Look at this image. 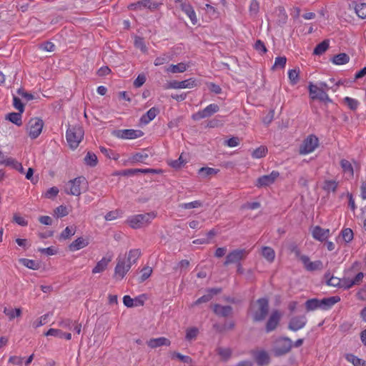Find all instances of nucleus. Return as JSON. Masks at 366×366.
<instances>
[{"instance_id":"nucleus-1","label":"nucleus","mask_w":366,"mask_h":366,"mask_svg":"<svg viewBox=\"0 0 366 366\" xmlns=\"http://www.w3.org/2000/svg\"><path fill=\"white\" fill-rule=\"evenodd\" d=\"M252 316L254 322L263 321L269 312V301L267 298L258 299L252 305Z\"/></svg>"},{"instance_id":"nucleus-8","label":"nucleus","mask_w":366,"mask_h":366,"mask_svg":"<svg viewBox=\"0 0 366 366\" xmlns=\"http://www.w3.org/2000/svg\"><path fill=\"white\" fill-rule=\"evenodd\" d=\"M131 267V264L126 261V257L119 256L114 268V278L118 280H122L129 271Z\"/></svg>"},{"instance_id":"nucleus-29","label":"nucleus","mask_w":366,"mask_h":366,"mask_svg":"<svg viewBox=\"0 0 366 366\" xmlns=\"http://www.w3.org/2000/svg\"><path fill=\"white\" fill-rule=\"evenodd\" d=\"M46 336H54L57 337L59 338H64L67 340H70L71 338V333L69 332H64L61 330L59 329H54L51 328L49 329L46 333Z\"/></svg>"},{"instance_id":"nucleus-2","label":"nucleus","mask_w":366,"mask_h":366,"mask_svg":"<svg viewBox=\"0 0 366 366\" xmlns=\"http://www.w3.org/2000/svg\"><path fill=\"white\" fill-rule=\"evenodd\" d=\"M84 130L79 125L70 126L66 132V139L71 149H76L84 137Z\"/></svg>"},{"instance_id":"nucleus-63","label":"nucleus","mask_w":366,"mask_h":366,"mask_svg":"<svg viewBox=\"0 0 366 366\" xmlns=\"http://www.w3.org/2000/svg\"><path fill=\"white\" fill-rule=\"evenodd\" d=\"M185 164V161L183 160L182 156L180 155L179 159L172 161L169 165L174 169H179Z\"/></svg>"},{"instance_id":"nucleus-33","label":"nucleus","mask_w":366,"mask_h":366,"mask_svg":"<svg viewBox=\"0 0 366 366\" xmlns=\"http://www.w3.org/2000/svg\"><path fill=\"white\" fill-rule=\"evenodd\" d=\"M187 67L188 66L185 63L181 62L177 64H171L166 71L173 74L182 73L187 70Z\"/></svg>"},{"instance_id":"nucleus-46","label":"nucleus","mask_w":366,"mask_h":366,"mask_svg":"<svg viewBox=\"0 0 366 366\" xmlns=\"http://www.w3.org/2000/svg\"><path fill=\"white\" fill-rule=\"evenodd\" d=\"M202 205V203L201 201L195 200L191 202L187 203H182L179 205V207L184 209H190L194 208H198Z\"/></svg>"},{"instance_id":"nucleus-50","label":"nucleus","mask_w":366,"mask_h":366,"mask_svg":"<svg viewBox=\"0 0 366 366\" xmlns=\"http://www.w3.org/2000/svg\"><path fill=\"white\" fill-rule=\"evenodd\" d=\"M288 78L292 85L296 84L299 79V71L296 69L289 70Z\"/></svg>"},{"instance_id":"nucleus-32","label":"nucleus","mask_w":366,"mask_h":366,"mask_svg":"<svg viewBox=\"0 0 366 366\" xmlns=\"http://www.w3.org/2000/svg\"><path fill=\"white\" fill-rule=\"evenodd\" d=\"M141 256V251L139 249H133L129 250L127 257H126V261L131 264V266L132 264L136 263L137 259Z\"/></svg>"},{"instance_id":"nucleus-16","label":"nucleus","mask_w":366,"mask_h":366,"mask_svg":"<svg viewBox=\"0 0 366 366\" xmlns=\"http://www.w3.org/2000/svg\"><path fill=\"white\" fill-rule=\"evenodd\" d=\"M253 356L259 366H267L270 362L269 353L264 350L254 352Z\"/></svg>"},{"instance_id":"nucleus-39","label":"nucleus","mask_w":366,"mask_h":366,"mask_svg":"<svg viewBox=\"0 0 366 366\" xmlns=\"http://www.w3.org/2000/svg\"><path fill=\"white\" fill-rule=\"evenodd\" d=\"M328 48H329L328 40H324L315 46L313 54L315 55H322L323 53H325L327 50Z\"/></svg>"},{"instance_id":"nucleus-18","label":"nucleus","mask_w":366,"mask_h":366,"mask_svg":"<svg viewBox=\"0 0 366 366\" xmlns=\"http://www.w3.org/2000/svg\"><path fill=\"white\" fill-rule=\"evenodd\" d=\"M182 11L189 17L193 25L197 24L198 19L196 15V12L189 2H183L180 4Z\"/></svg>"},{"instance_id":"nucleus-37","label":"nucleus","mask_w":366,"mask_h":366,"mask_svg":"<svg viewBox=\"0 0 366 366\" xmlns=\"http://www.w3.org/2000/svg\"><path fill=\"white\" fill-rule=\"evenodd\" d=\"M21 308L12 309L5 307L4 310V313L9 317V320H12L15 317H20L21 315Z\"/></svg>"},{"instance_id":"nucleus-36","label":"nucleus","mask_w":366,"mask_h":366,"mask_svg":"<svg viewBox=\"0 0 366 366\" xmlns=\"http://www.w3.org/2000/svg\"><path fill=\"white\" fill-rule=\"evenodd\" d=\"M262 254L269 262H272L274 260L275 252L270 247H263L262 249Z\"/></svg>"},{"instance_id":"nucleus-19","label":"nucleus","mask_w":366,"mask_h":366,"mask_svg":"<svg viewBox=\"0 0 366 366\" xmlns=\"http://www.w3.org/2000/svg\"><path fill=\"white\" fill-rule=\"evenodd\" d=\"M340 167L346 178L351 179L354 177V167L349 160L342 159L340 162Z\"/></svg>"},{"instance_id":"nucleus-45","label":"nucleus","mask_w":366,"mask_h":366,"mask_svg":"<svg viewBox=\"0 0 366 366\" xmlns=\"http://www.w3.org/2000/svg\"><path fill=\"white\" fill-rule=\"evenodd\" d=\"M267 153V148L264 146H260L252 152V157L254 159H259L265 157Z\"/></svg>"},{"instance_id":"nucleus-28","label":"nucleus","mask_w":366,"mask_h":366,"mask_svg":"<svg viewBox=\"0 0 366 366\" xmlns=\"http://www.w3.org/2000/svg\"><path fill=\"white\" fill-rule=\"evenodd\" d=\"M232 312V307L229 305L222 306L218 304L214 305V312L222 317H227L231 315Z\"/></svg>"},{"instance_id":"nucleus-20","label":"nucleus","mask_w":366,"mask_h":366,"mask_svg":"<svg viewBox=\"0 0 366 366\" xmlns=\"http://www.w3.org/2000/svg\"><path fill=\"white\" fill-rule=\"evenodd\" d=\"M196 85L195 80L192 79H186L184 81H173L169 83V88L172 89H186L193 88Z\"/></svg>"},{"instance_id":"nucleus-6","label":"nucleus","mask_w":366,"mask_h":366,"mask_svg":"<svg viewBox=\"0 0 366 366\" xmlns=\"http://www.w3.org/2000/svg\"><path fill=\"white\" fill-rule=\"evenodd\" d=\"M249 251L245 249H233L226 256L224 265L227 266L232 264H239L241 261L247 257Z\"/></svg>"},{"instance_id":"nucleus-4","label":"nucleus","mask_w":366,"mask_h":366,"mask_svg":"<svg viewBox=\"0 0 366 366\" xmlns=\"http://www.w3.org/2000/svg\"><path fill=\"white\" fill-rule=\"evenodd\" d=\"M156 217L154 212L136 214L127 219V223L133 229H139L151 222Z\"/></svg>"},{"instance_id":"nucleus-10","label":"nucleus","mask_w":366,"mask_h":366,"mask_svg":"<svg viewBox=\"0 0 366 366\" xmlns=\"http://www.w3.org/2000/svg\"><path fill=\"white\" fill-rule=\"evenodd\" d=\"M44 127V122L39 118L30 119L28 123L27 129L29 136L32 139H36L41 133Z\"/></svg>"},{"instance_id":"nucleus-62","label":"nucleus","mask_w":366,"mask_h":366,"mask_svg":"<svg viewBox=\"0 0 366 366\" xmlns=\"http://www.w3.org/2000/svg\"><path fill=\"white\" fill-rule=\"evenodd\" d=\"M287 58L285 56H278L275 58L274 67L283 69L285 66Z\"/></svg>"},{"instance_id":"nucleus-54","label":"nucleus","mask_w":366,"mask_h":366,"mask_svg":"<svg viewBox=\"0 0 366 366\" xmlns=\"http://www.w3.org/2000/svg\"><path fill=\"white\" fill-rule=\"evenodd\" d=\"M217 173V170H216L214 168L211 167H202L199 170V174L202 175L204 177H206L207 176L216 174Z\"/></svg>"},{"instance_id":"nucleus-53","label":"nucleus","mask_w":366,"mask_h":366,"mask_svg":"<svg viewBox=\"0 0 366 366\" xmlns=\"http://www.w3.org/2000/svg\"><path fill=\"white\" fill-rule=\"evenodd\" d=\"M152 269L149 267H144L141 271V276L139 277V282H143L147 280L152 274Z\"/></svg>"},{"instance_id":"nucleus-13","label":"nucleus","mask_w":366,"mask_h":366,"mask_svg":"<svg viewBox=\"0 0 366 366\" xmlns=\"http://www.w3.org/2000/svg\"><path fill=\"white\" fill-rule=\"evenodd\" d=\"M280 177L277 171H272L270 174L259 177L255 183L257 187H265L274 184L276 179Z\"/></svg>"},{"instance_id":"nucleus-61","label":"nucleus","mask_w":366,"mask_h":366,"mask_svg":"<svg viewBox=\"0 0 366 366\" xmlns=\"http://www.w3.org/2000/svg\"><path fill=\"white\" fill-rule=\"evenodd\" d=\"M169 61V58L167 55L163 54L160 56L157 57L154 59V64L155 66H160L167 63Z\"/></svg>"},{"instance_id":"nucleus-43","label":"nucleus","mask_w":366,"mask_h":366,"mask_svg":"<svg viewBox=\"0 0 366 366\" xmlns=\"http://www.w3.org/2000/svg\"><path fill=\"white\" fill-rule=\"evenodd\" d=\"M19 262L26 267L36 270L39 268V264L33 259L21 258Z\"/></svg>"},{"instance_id":"nucleus-52","label":"nucleus","mask_w":366,"mask_h":366,"mask_svg":"<svg viewBox=\"0 0 366 366\" xmlns=\"http://www.w3.org/2000/svg\"><path fill=\"white\" fill-rule=\"evenodd\" d=\"M328 277H329V274H325V278L327 279V285L332 286V287H341V283H342L341 279L336 277H333V276L330 277V278H328Z\"/></svg>"},{"instance_id":"nucleus-11","label":"nucleus","mask_w":366,"mask_h":366,"mask_svg":"<svg viewBox=\"0 0 366 366\" xmlns=\"http://www.w3.org/2000/svg\"><path fill=\"white\" fill-rule=\"evenodd\" d=\"M219 110V107L217 104H210L204 109L199 110L192 114V118L194 121H199L202 119L207 118L215 114Z\"/></svg>"},{"instance_id":"nucleus-35","label":"nucleus","mask_w":366,"mask_h":366,"mask_svg":"<svg viewBox=\"0 0 366 366\" xmlns=\"http://www.w3.org/2000/svg\"><path fill=\"white\" fill-rule=\"evenodd\" d=\"M305 305L307 312L320 310V300L317 298L307 300Z\"/></svg>"},{"instance_id":"nucleus-23","label":"nucleus","mask_w":366,"mask_h":366,"mask_svg":"<svg viewBox=\"0 0 366 366\" xmlns=\"http://www.w3.org/2000/svg\"><path fill=\"white\" fill-rule=\"evenodd\" d=\"M147 345L151 348H156L161 346H169L171 341L164 337L152 338L147 341Z\"/></svg>"},{"instance_id":"nucleus-30","label":"nucleus","mask_w":366,"mask_h":366,"mask_svg":"<svg viewBox=\"0 0 366 366\" xmlns=\"http://www.w3.org/2000/svg\"><path fill=\"white\" fill-rule=\"evenodd\" d=\"M350 56L345 53H340L335 55L332 59V62L335 65H343L348 63Z\"/></svg>"},{"instance_id":"nucleus-7","label":"nucleus","mask_w":366,"mask_h":366,"mask_svg":"<svg viewBox=\"0 0 366 366\" xmlns=\"http://www.w3.org/2000/svg\"><path fill=\"white\" fill-rule=\"evenodd\" d=\"M319 146V139L314 134L307 136L300 147V154H308L313 152Z\"/></svg>"},{"instance_id":"nucleus-56","label":"nucleus","mask_w":366,"mask_h":366,"mask_svg":"<svg viewBox=\"0 0 366 366\" xmlns=\"http://www.w3.org/2000/svg\"><path fill=\"white\" fill-rule=\"evenodd\" d=\"M54 213L57 217H63L69 214V211L66 206L60 205L55 209Z\"/></svg>"},{"instance_id":"nucleus-59","label":"nucleus","mask_w":366,"mask_h":366,"mask_svg":"<svg viewBox=\"0 0 366 366\" xmlns=\"http://www.w3.org/2000/svg\"><path fill=\"white\" fill-rule=\"evenodd\" d=\"M134 46L139 48L142 51L146 52L147 49L142 37L136 36L134 39Z\"/></svg>"},{"instance_id":"nucleus-31","label":"nucleus","mask_w":366,"mask_h":366,"mask_svg":"<svg viewBox=\"0 0 366 366\" xmlns=\"http://www.w3.org/2000/svg\"><path fill=\"white\" fill-rule=\"evenodd\" d=\"M149 158V154L146 151H142L140 152H137L130 158V160L133 163L140 162V163H146V160Z\"/></svg>"},{"instance_id":"nucleus-25","label":"nucleus","mask_w":366,"mask_h":366,"mask_svg":"<svg viewBox=\"0 0 366 366\" xmlns=\"http://www.w3.org/2000/svg\"><path fill=\"white\" fill-rule=\"evenodd\" d=\"M112 256L104 257L101 260H99L96 266L92 269V273L97 274L102 272L106 269L109 263L112 261Z\"/></svg>"},{"instance_id":"nucleus-21","label":"nucleus","mask_w":366,"mask_h":366,"mask_svg":"<svg viewBox=\"0 0 366 366\" xmlns=\"http://www.w3.org/2000/svg\"><path fill=\"white\" fill-rule=\"evenodd\" d=\"M339 301H340V298L338 296H332L320 300V310H328Z\"/></svg>"},{"instance_id":"nucleus-57","label":"nucleus","mask_w":366,"mask_h":366,"mask_svg":"<svg viewBox=\"0 0 366 366\" xmlns=\"http://www.w3.org/2000/svg\"><path fill=\"white\" fill-rule=\"evenodd\" d=\"M322 262L320 260L311 262L308 265L307 271L313 272L316 270H321L322 269Z\"/></svg>"},{"instance_id":"nucleus-49","label":"nucleus","mask_w":366,"mask_h":366,"mask_svg":"<svg viewBox=\"0 0 366 366\" xmlns=\"http://www.w3.org/2000/svg\"><path fill=\"white\" fill-rule=\"evenodd\" d=\"M199 333V330L197 327L188 328L186 331L185 339L188 341L195 340Z\"/></svg>"},{"instance_id":"nucleus-26","label":"nucleus","mask_w":366,"mask_h":366,"mask_svg":"<svg viewBox=\"0 0 366 366\" xmlns=\"http://www.w3.org/2000/svg\"><path fill=\"white\" fill-rule=\"evenodd\" d=\"M162 171L160 169H129L124 172L125 175H135L137 174H159Z\"/></svg>"},{"instance_id":"nucleus-34","label":"nucleus","mask_w":366,"mask_h":366,"mask_svg":"<svg viewBox=\"0 0 366 366\" xmlns=\"http://www.w3.org/2000/svg\"><path fill=\"white\" fill-rule=\"evenodd\" d=\"M338 187V182L335 180L326 179L322 186L323 190L327 192H335Z\"/></svg>"},{"instance_id":"nucleus-64","label":"nucleus","mask_w":366,"mask_h":366,"mask_svg":"<svg viewBox=\"0 0 366 366\" xmlns=\"http://www.w3.org/2000/svg\"><path fill=\"white\" fill-rule=\"evenodd\" d=\"M146 81V76L144 74H140L134 81V86L137 88L142 86Z\"/></svg>"},{"instance_id":"nucleus-60","label":"nucleus","mask_w":366,"mask_h":366,"mask_svg":"<svg viewBox=\"0 0 366 366\" xmlns=\"http://www.w3.org/2000/svg\"><path fill=\"white\" fill-rule=\"evenodd\" d=\"M49 316V313L45 314L41 316L38 320L33 322V327L35 328L39 327L46 323L47 318Z\"/></svg>"},{"instance_id":"nucleus-40","label":"nucleus","mask_w":366,"mask_h":366,"mask_svg":"<svg viewBox=\"0 0 366 366\" xmlns=\"http://www.w3.org/2000/svg\"><path fill=\"white\" fill-rule=\"evenodd\" d=\"M21 114L20 112L9 113L6 117V119H9L17 126H21L22 124Z\"/></svg>"},{"instance_id":"nucleus-14","label":"nucleus","mask_w":366,"mask_h":366,"mask_svg":"<svg viewBox=\"0 0 366 366\" xmlns=\"http://www.w3.org/2000/svg\"><path fill=\"white\" fill-rule=\"evenodd\" d=\"M308 89L310 96L312 99H320L321 101L329 99L326 92L321 89L318 85H315L312 82H310Z\"/></svg>"},{"instance_id":"nucleus-12","label":"nucleus","mask_w":366,"mask_h":366,"mask_svg":"<svg viewBox=\"0 0 366 366\" xmlns=\"http://www.w3.org/2000/svg\"><path fill=\"white\" fill-rule=\"evenodd\" d=\"M114 135L119 139H135L142 137L144 132L140 129H127L115 131Z\"/></svg>"},{"instance_id":"nucleus-24","label":"nucleus","mask_w":366,"mask_h":366,"mask_svg":"<svg viewBox=\"0 0 366 366\" xmlns=\"http://www.w3.org/2000/svg\"><path fill=\"white\" fill-rule=\"evenodd\" d=\"M159 110L156 107H152L140 118V122L143 124H147L152 122L159 114Z\"/></svg>"},{"instance_id":"nucleus-51","label":"nucleus","mask_w":366,"mask_h":366,"mask_svg":"<svg viewBox=\"0 0 366 366\" xmlns=\"http://www.w3.org/2000/svg\"><path fill=\"white\" fill-rule=\"evenodd\" d=\"M75 228L73 227H66L61 233L60 237L64 239H69L75 234Z\"/></svg>"},{"instance_id":"nucleus-48","label":"nucleus","mask_w":366,"mask_h":366,"mask_svg":"<svg viewBox=\"0 0 366 366\" xmlns=\"http://www.w3.org/2000/svg\"><path fill=\"white\" fill-rule=\"evenodd\" d=\"M341 235L343 240L348 243L350 242L354 237L352 230L350 228H346L342 230Z\"/></svg>"},{"instance_id":"nucleus-17","label":"nucleus","mask_w":366,"mask_h":366,"mask_svg":"<svg viewBox=\"0 0 366 366\" xmlns=\"http://www.w3.org/2000/svg\"><path fill=\"white\" fill-rule=\"evenodd\" d=\"M281 318V314L278 310L272 312L266 324V331L272 332L276 329Z\"/></svg>"},{"instance_id":"nucleus-41","label":"nucleus","mask_w":366,"mask_h":366,"mask_svg":"<svg viewBox=\"0 0 366 366\" xmlns=\"http://www.w3.org/2000/svg\"><path fill=\"white\" fill-rule=\"evenodd\" d=\"M346 360L351 362L354 366H365V362L359 358L358 357L352 355V354H347L345 356Z\"/></svg>"},{"instance_id":"nucleus-15","label":"nucleus","mask_w":366,"mask_h":366,"mask_svg":"<svg viewBox=\"0 0 366 366\" xmlns=\"http://www.w3.org/2000/svg\"><path fill=\"white\" fill-rule=\"evenodd\" d=\"M307 323V318L305 315L293 317L288 325V328L292 331H297L303 328Z\"/></svg>"},{"instance_id":"nucleus-27","label":"nucleus","mask_w":366,"mask_h":366,"mask_svg":"<svg viewBox=\"0 0 366 366\" xmlns=\"http://www.w3.org/2000/svg\"><path fill=\"white\" fill-rule=\"evenodd\" d=\"M88 244L89 242L87 239L83 237H78L69 244V248L70 251L74 252L86 247Z\"/></svg>"},{"instance_id":"nucleus-44","label":"nucleus","mask_w":366,"mask_h":366,"mask_svg":"<svg viewBox=\"0 0 366 366\" xmlns=\"http://www.w3.org/2000/svg\"><path fill=\"white\" fill-rule=\"evenodd\" d=\"M355 11L358 17L366 19V3H358L355 6Z\"/></svg>"},{"instance_id":"nucleus-5","label":"nucleus","mask_w":366,"mask_h":366,"mask_svg":"<svg viewBox=\"0 0 366 366\" xmlns=\"http://www.w3.org/2000/svg\"><path fill=\"white\" fill-rule=\"evenodd\" d=\"M86 184L85 177H78L69 181L65 188V192L68 194L79 196L81 193L82 186H86Z\"/></svg>"},{"instance_id":"nucleus-38","label":"nucleus","mask_w":366,"mask_h":366,"mask_svg":"<svg viewBox=\"0 0 366 366\" xmlns=\"http://www.w3.org/2000/svg\"><path fill=\"white\" fill-rule=\"evenodd\" d=\"M98 160L97 155L91 152H88L84 157V163L89 167H95L97 164Z\"/></svg>"},{"instance_id":"nucleus-9","label":"nucleus","mask_w":366,"mask_h":366,"mask_svg":"<svg viewBox=\"0 0 366 366\" xmlns=\"http://www.w3.org/2000/svg\"><path fill=\"white\" fill-rule=\"evenodd\" d=\"M162 4L155 2L152 0H140L128 5V9L130 10H142L143 9H148L151 11H154L161 6Z\"/></svg>"},{"instance_id":"nucleus-22","label":"nucleus","mask_w":366,"mask_h":366,"mask_svg":"<svg viewBox=\"0 0 366 366\" xmlns=\"http://www.w3.org/2000/svg\"><path fill=\"white\" fill-rule=\"evenodd\" d=\"M330 235V230L328 229H323L319 226L314 227L312 230V237L320 242L326 240Z\"/></svg>"},{"instance_id":"nucleus-47","label":"nucleus","mask_w":366,"mask_h":366,"mask_svg":"<svg viewBox=\"0 0 366 366\" xmlns=\"http://www.w3.org/2000/svg\"><path fill=\"white\" fill-rule=\"evenodd\" d=\"M343 101L347 105V107L351 110H353V111L356 110L359 106V102L357 99L349 97H345Z\"/></svg>"},{"instance_id":"nucleus-3","label":"nucleus","mask_w":366,"mask_h":366,"mask_svg":"<svg viewBox=\"0 0 366 366\" xmlns=\"http://www.w3.org/2000/svg\"><path fill=\"white\" fill-rule=\"evenodd\" d=\"M293 347L292 340L287 337L277 339L274 342L272 352L276 357H282L288 354Z\"/></svg>"},{"instance_id":"nucleus-42","label":"nucleus","mask_w":366,"mask_h":366,"mask_svg":"<svg viewBox=\"0 0 366 366\" xmlns=\"http://www.w3.org/2000/svg\"><path fill=\"white\" fill-rule=\"evenodd\" d=\"M217 354L220 356L224 361L228 360L232 355V350L229 347H219L217 349Z\"/></svg>"},{"instance_id":"nucleus-58","label":"nucleus","mask_w":366,"mask_h":366,"mask_svg":"<svg viewBox=\"0 0 366 366\" xmlns=\"http://www.w3.org/2000/svg\"><path fill=\"white\" fill-rule=\"evenodd\" d=\"M16 162L15 159L11 157H8L0 151V164L5 165H12Z\"/></svg>"},{"instance_id":"nucleus-55","label":"nucleus","mask_w":366,"mask_h":366,"mask_svg":"<svg viewBox=\"0 0 366 366\" xmlns=\"http://www.w3.org/2000/svg\"><path fill=\"white\" fill-rule=\"evenodd\" d=\"M13 106L16 109L19 111V112H24V104L21 102V99L16 96H13Z\"/></svg>"}]
</instances>
